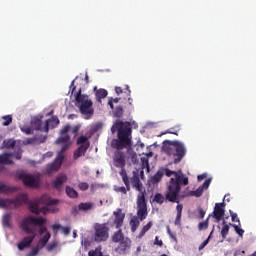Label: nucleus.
<instances>
[{"mask_svg":"<svg viewBox=\"0 0 256 256\" xmlns=\"http://www.w3.org/2000/svg\"><path fill=\"white\" fill-rule=\"evenodd\" d=\"M111 133L113 135L118 133V138L113 139L111 142L112 148L117 149L114 153V165L121 169L119 175L122 177L124 185H126L129 190V176L127 175V170H125L127 162L125 160V153L121 152V149L131 147V135L133 133V130L131 129V122L116 120L111 127Z\"/></svg>","mask_w":256,"mask_h":256,"instance_id":"obj_1","label":"nucleus"},{"mask_svg":"<svg viewBox=\"0 0 256 256\" xmlns=\"http://www.w3.org/2000/svg\"><path fill=\"white\" fill-rule=\"evenodd\" d=\"M163 175L166 177H172L170 179L167 190H166V199L169 203H179L181 199H185V195H179L181 193V187H185L189 185V177L183 174V171H173L169 170V168H162Z\"/></svg>","mask_w":256,"mask_h":256,"instance_id":"obj_2","label":"nucleus"},{"mask_svg":"<svg viewBox=\"0 0 256 256\" xmlns=\"http://www.w3.org/2000/svg\"><path fill=\"white\" fill-rule=\"evenodd\" d=\"M47 220L43 217L36 218L35 216H28L22 219L20 222V229L27 233V236L24 237L23 240L18 243L17 247L19 251H23V249H27V247H31V243L35 241V230L31 229V225H45Z\"/></svg>","mask_w":256,"mask_h":256,"instance_id":"obj_3","label":"nucleus"},{"mask_svg":"<svg viewBox=\"0 0 256 256\" xmlns=\"http://www.w3.org/2000/svg\"><path fill=\"white\" fill-rule=\"evenodd\" d=\"M162 151L167 157H169L174 165H177L183 161L185 155H187V147L179 140H166L163 142Z\"/></svg>","mask_w":256,"mask_h":256,"instance_id":"obj_4","label":"nucleus"},{"mask_svg":"<svg viewBox=\"0 0 256 256\" xmlns=\"http://www.w3.org/2000/svg\"><path fill=\"white\" fill-rule=\"evenodd\" d=\"M132 187L139 192L137 196V217L140 221H145L147 219V200L145 199L147 195V190L143 186V183L139 181L137 174H134L132 178Z\"/></svg>","mask_w":256,"mask_h":256,"instance_id":"obj_5","label":"nucleus"},{"mask_svg":"<svg viewBox=\"0 0 256 256\" xmlns=\"http://www.w3.org/2000/svg\"><path fill=\"white\" fill-rule=\"evenodd\" d=\"M59 200L57 199H50L47 195H42L38 199L31 200L28 204V209L31 213L35 215H39L42 211H47L48 207L51 205H57Z\"/></svg>","mask_w":256,"mask_h":256,"instance_id":"obj_6","label":"nucleus"},{"mask_svg":"<svg viewBox=\"0 0 256 256\" xmlns=\"http://www.w3.org/2000/svg\"><path fill=\"white\" fill-rule=\"evenodd\" d=\"M94 133H97V124L92 125L85 136L78 137L77 145H79V147L74 151V159H79V157H83V155L87 153V149H89L90 146L89 139L93 137Z\"/></svg>","mask_w":256,"mask_h":256,"instance_id":"obj_7","label":"nucleus"},{"mask_svg":"<svg viewBox=\"0 0 256 256\" xmlns=\"http://www.w3.org/2000/svg\"><path fill=\"white\" fill-rule=\"evenodd\" d=\"M76 103H80V113L82 115H93V101L89 99L88 95L81 94V89L75 95Z\"/></svg>","mask_w":256,"mask_h":256,"instance_id":"obj_8","label":"nucleus"},{"mask_svg":"<svg viewBox=\"0 0 256 256\" xmlns=\"http://www.w3.org/2000/svg\"><path fill=\"white\" fill-rule=\"evenodd\" d=\"M29 198L27 194H18L15 198H0V207L3 209H16V207H21V205L27 203Z\"/></svg>","mask_w":256,"mask_h":256,"instance_id":"obj_9","label":"nucleus"},{"mask_svg":"<svg viewBox=\"0 0 256 256\" xmlns=\"http://www.w3.org/2000/svg\"><path fill=\"white\" fill-rule=\"evenodd\" d=\"M16 177L20 179V181H22L25 187H32L34 189H37V187H39V185L41 184V180H39V177L29 174L23 170L17 171Z\"/></svg>","mask_w":256,"mask_h":256,"instance_id":"obj_10","label":"nucleus"},{"mask_svg":"<svg viewBox=\"0 0 256 256\" xmlns=\"http://www.w3.org/2000/svg\"><path fill=\"white\" fill-rule=\"evenodd\" d=\"M68 149H69V145L64 144L62 146L54 162L46 166L45 173H47L48 175H51V173H55V171H59V169L61 168V165H63V159H65V156H63V153H65V151H67Z\"/></svg>","mask_w":256,"mask_h":256,"instance_id":"obj_11","label":"nucleus"},{"mask_svg":"<svg viewBox=\"0 0 256 256\" xmlns=\"http://www.w3.org/2000/svg\"><path fill=\"white\" fill-rule=\"evenodd\" d=\"M109 239V225L107 223L97 224V242L101 243Z\"/></svg>","mask_w":256,"mask_h":256,"instance_id":"obj_12","label":"nucleus"},{"mask_svg":"<svg viewBox=\"0 0 256 256\" xmlns=\"http://www.w3.org/2000/svg\"><path fill=\"white\" fill-rule=\"evenodd\" d=\"M209 185H211V179L205 180L204 183L197 188V190L190 191L188 194L179 195H185V197H201V195H203V192L209 189Z\"/></svg>","mask_w":256,"mask_h":256,"instance_id":"obj_13","label":"nucleus"},{"mask_svg":"<svg viewBox=\"0 0 256 256\" xmlns=\"http://www.w3.org/2000/svg\"><path fill=\"white\" fill-rule=\"evenodd\" d=\"M213 217L216 219L217 223L225 217V202L215 204Z\"/></svg>","mask_w":256,"mask_h":256,"instance_id":"obj_14","label":"nucleus"},{"mask_svg":"<svg viewBox=\"0 0 256 256\" xmlns=\"http://www.w3.org/2000/svg\"><path fill=\"white\" fill-rule=\"evenodd\" d=\"M114 215V225L116 229H121L123 227V221H125V213L121 208H118L116 211L113 212Z\"/></svg>","mask_w":256,"mask_h":256,"instance_id":"obj_15","label":"nucleus"},{"mask_svg":"<svg viewBox=\"0 0 256 256\" xmlns=\"http://www.w3.org/2000/svg\"><path fill=\"white\" fill-rule=\"evenodd\" d=\"M71 130V125L67 124L60 130V137L56 140V143L59 145L61 143H67L69 141V131Z\"/></svg>","mask_w":256,"mask_h":256,"instance_id":"obj_16","label":"nucleus"},{"mask_svg":"<svg viewBox=\"0 0 256 256\" xmlns=\"http://www.w3.org/2000/svg\"><path fill=\"white\" fill-rule=\"evenodd\" d=\"M49 125L52 129H55L57 125H59V118L57 116H53L50 120H46L44 125V132L49 133Z\"/></svg>","mask_w":256,"mask_h":256,"instance_id":"obj_17","label":"nucleus"},{"mask_svg":"<svg viewBox=\"0 0 256 256\" xmlns=\"http://www.w3.org/2000/svg\"><path fill=\"white\" fill-rule=\"evenodd\" d=\"M41 119H43V117L32 118L31 127H33L35 131H45V127H43V121Z\"/></svg>","mask_w":256,"mask_h":256,"instance_id":"obj_18","label":"nucleus"},{"mask_svg":"<svg viewBox=\"0 0 256 256\" xmlns=\"http://www.w3.org/2000/svg\"><path fill=\"white\" fill-rule=\"evenodd\" d=\"M67 181V175L62 174L56 177V179L52 182V186L54 189H61V186L63 183H66Z\"/></svg>","mask_w":256,"mask_h":256,"instance_id":"obj_19","label":"nucleus"},{"mask_svg":"<svg viewBox=\"0 0 256 256\" xmlns=\"http://www.w3.org/2000/svg\"><path fill=\"white\" fill-rule=\"evenodd\" d=\"M15 155L14 153H4L0 155V165H13V160L11 157Z\"/></svg>","mask_w":256,"mask_h":256,"instance_id":"obj_20","label":"nucleus"},{"mask_svg":"<svg viewBox=\"0 0 256 256\" xmlns=\"http://www.w3.org/2000/svg\"><path fill=\"white\" fill-rule=\"evenodd\" d=\"M49 239H51V233L46 232L44 236L38 241L37 247L43 249L47 243H49Z\"/></svg>","mask_w":256,"mask_h":256,"instance_id":"obj_21","label":"nucleus"},{"mask_svg":"<svg viewBox=\"0 0 256 256\" xmlns=\"http://www.w3.org/2000/svg\"><path fill=\"white\" fill-rule=\"evenodd\" d=\"M154 203H157L158 205H163L165 201L167 200V192H165V196L161 193H156L153 198Z\"/></svg>","mask_w":256,"mask_h":256,"instance_id":"obj_22","label":"nucleus"},{"mask_svg":"<svg viewBox=\"0 0 256 256\" xmlns=\"http://www.w3.org/2000/svg\"><path fill=\"white\" fill-rule=\"evenodd\" d=\"M135 175L138 177V181H141V179H145V171H143V168L140 169H135L132 172V177L130 178L131 183L133 184L132 179L135 177Z\"/></svg>","mask_w":256,"mask_h":256,"instance_id":"obj_23","label":"nucleus"},{"mask_svg":"<svg viewBox=\"0 0 256 256\" xmlns=\"http://www.w3.org/2000/svg\"><path fill=\"white\" fill-rule=\"evenodd\" d=\"M2 225L3 227H7V229H11V213H6L3 215Z\"/></svg>","mask_w":256,"mask_h":256,"instance_id":"obj_24","label":"nucleus"},{"mask_svg":"<svg viewBox=\"0 0 256 256\" xmlns=\"http://www.w3.org/2000/svg\"><path fill=\"white\" fill-rule=\"evenodd\" d=\"M139 225H141V222H139V218H137V216H134L130 220V227H131L132 233H135V231H137V229L139 228Z\"/></svg>","mask_w":256,"mask_h":256,"instance_id":"obj_25","label":"nucleus"},{"mask_svg":"<svg viewBox=\"0 0 256 256\" xmlns=\"http://www.w3.org/2000/svg\"><path fill=\"white\" fill-rule=\"evenodd\" d=\"M123 239H124V236H123V231H121V229L115 232L112 236L113 243H119L123 241Z\"/></svg>","mask_w":256,"mask_h":256,"instance_id":"obj_26","label":"nucleus"},{"mask_svg":"<svg viewBox=\"0 0 256 256\" xmlns=\"http://www.w3.org/2000/svg\"><path fill=\"white\" fill-rule=\"evenodd\" d=\"M153 227V222H148L140 231V233L138 234V239H143V237H145V233H147V231H149V229H151Z\"/></svg>","mask_w":256,"mask_h":256,"instance_id":"obj_27","label":"nucleus"},{"mask_svg":"<svg viewBox=\"0 0 256 256\" xmlns=\"http://www.w3.org/2000/svg\"><path fill=\"white\" fill-rule=\"evenodd\" d=\"M66 194L68 195V197H70L71 199H77L78 197V193L76 192L75 188L71 187V186H66Z\"/></svg>","mask_w":256,"mask_h":256,"instance_id":"obj_28","label":"nucleus"},{"mask_svg":"<svg viewBox=\"0 0 256 256\" xmlns=\"http://www.w3.org/2000/svg\"><path fill=\"white\" fill-rule=\"evenodd\" d=\"M79 211H91L93 209V203L91 202H86V203H80L78 205Z\"/></svg>","mask_w":256,"mask_h":256,"instance_id":"obj_29","label":"nucleus"},{"mask_svg":"<svg viewBox=\"0 0 256 256\" xmlns=\"http://www.w3.org/2000/svg\"><path fill=\"white\" fill-rule=\"evenodd\" d=\"M116 193H122V195H127V191H131V180H129V189H127V185L114 188Z\"/></svg>","mask_w":256,"mask_h":256,"instance_id":"obj_30","label":"nucleus"},{"mask_svg":"<svg viewBox=\"0 0 256 256\" xmlns=\"http://www.w3.org/2000/svg\"><path fill=\"white\" fill-rule=\"evenodd\" d=\"M107 95H109V92H107L106 89H98L97 90V102L101 103V99H105V97H107Z\"/></svg>","mask_w":256,"mask_h":256,"instance_id":"obj_31","label":"nucleus"},{"mask_svg":"<svg viewBox=\"0 0 256 256\" xmlns=\"http://www.w3.org/2000/svg\"><path fill=\"white\" fill-rule=\"evenodd\" d=\"M209 217H211V215H209L208 218L203 222L198 224V231H205V229H209Z\"/></svg>","mask_w":256,"mask_h":256,"instance_id":"obj_32","label":"nucleus"},{"mask_svg":"<svg viewBox=\"0 0 256 256\" xmlns=\"http://www.w3.org/2000/svg\"><path fill=\"white\" fill-rule=\"evenodd\" d=\"M113 113H114V117L121 119V117H123V114L125 113V110L123 109V106H117L113 111Z\"/></svg>","mask_w":256,"mask_h":256,"instance_id":"obj_33","label":"nucleus"},{"mask_svg":"<svg viewBox=\"0 0 256 256\" xmlns=\"http://www.w3.org/2000/svg\"><path fill=\"white\" fill-rule=\"evenodd\" d=\"M163 175H164L163 170L162 169L158 170L157 173L153 176L152 181L154 183L161 182V180L163 179Z\"/></svg>","mask_w":256,"mask_h":256,"instance_id":"obj_34","label":"nucleus"},{"mask_svg":"<svg viewBox=\"0 0 256 256\" xmlns=\"http://www.w3.org/2000/svg\"><path fill=\"white\" fill-rule=\"evenodd\" d=\"M15 145H16V142L13 139L3 141V147H5V149H13Z\"/></svg>","mask_w":256,"mask_h":256,"instance_id":"obj_35","label":"nucleus"},{"mask_svg":"<svg viewBox=\"0 0 256 256\" xmlns=\"http://www.w3.org/2000/svg\"><path fill=\"white\" fill-rule=\"evenodd\" d=\"M231 227H233V229L236 231L237 235H239V237H243V235L245 234V230H243V228H241V226L236 225V224H230Z\"/></svg>","mask_w":256,"mask_h":256,"instance_id":"obj_36","label":"nucleus"},{"mask_svg":"<svg viewBox=\"0 0 256 256\" xmlns=\"http://www.w3.org/2000/svg\"><path fill=\"white\" fill-rule=\"evenodd\" d=\"M11 191H13V188L0 181V193H11Z\"/></svg>","mask_w":256,"mask_h":256,"instance_id":"obj_37","label":"nucleus"},{"mask_svg":"<svg viewBox=\"0 0 256 256\" xmlns=\"http://www.w3.org/2000/svg\"><path fill=\"white\" fill-rule=\"evenodd\" d=\"M2 119L4 120L2 123L4 127H9V124L13 123V117L11 115L3 116Z\"/></svg>","mask_w":256,"mask_h":256,"instance_id":"obj_38","label":"nucleus"},{"mask_svg":"<svg viewBox=\"0 0 256 256\" xmlns=\"http://www.w3.org/2000/svg\"><path fill=\"white\" fill-rule=\"evenodd\" d=\"M179 131H181V125H176L172 128H169L167 133H170L171 135H179Z\"/></svg>","mask_w":256,"mask_h":256,"instance_id":"obj_39","label":"nucleus"},{"mask_svg":"<svg viewBox=\"0 0 256 256\" xmlns=\"http://www.w3.org/2000/svg\"><path fill=\"white\" fill-rule=\"evenodd\" d=\"M228 235H229V225L228 224H224L222 229H221L222 239H227Z\"/></svg>","mask_w":256,"mask_h":256,"instance_id":"obj_40","label":"nucleus"},{"mask_svg":"<svg viewBox=\"0 0 256 256\" xmlns=\"http://www.w3.org/2000/svg\"><path fill=\"white\" fill-rule=\"evenodd\" d=\"M20 130L22 131V133H25V135H33V129H31V126H21Z\"/></svg>","mask_w":256,"mask_h":256,"instance_id":"obj_41","label":"nucleus"},{"mask_svg":"<svg viewBox=\"0 0 256 256\" xmlns=\"http://www.w3.org/2000/svg\"><path fill=\"white\" fill-rule=\"evenodd\" d=\"M141 163V169H147V171H149V158L142 157Z\"/></svg>","mask_w":256,"mask_h":256,"instance_id":"obj_42","label":"nucleus"},{"mask_svg":"<svg viewBox=\"0 0 256 256\" xmlns=\"http://www.w3.org/2000/svg\"><path fill=\"white\" fill-rule=\"evenodd\" d=\"M230 216L233 223H238L239 226H241V220H239V217L237 216V213L230 210Z\"/></svg>","mask_w":256,"mask_h":256,"instance_id":"obj_43","label":"nucleus"},{"mask_svg":"<svg viewBox=\"0 0 256 256\" xmlns=\"http://www.w3.org/2000/svg\"><path fill=\"white\" fill-rule=\"evenodd\" d=\"M119 101H121V98H110L108 101V105L112 110H114L115 106L113 105V103H119Z\"/></svg>","mask_w":256,"mask_h":256,"instance_id":"obj_44","label":"nucleus"},{"mask_svg":"<svg viewBox=\"0 0 256 256\" xmlns=\"http://www.w3.org/2000/svg\"><path fill=\"white\" fill-rule=\"evenodd\" d=\"M82 245L85 247V249H89V247H91V245H95V242L89 241V239H84L82 241Z\"/></svg>","mask_w":256,"mask_h":256,"instance_id":"obj_45","label":"nucleus"},{"mask_svg":"<svg viewBox=\"0 0 256 256\" xmlns=\"http://www.w3.org/2000/svg\"><path fill=\"white\" fill-rule=\"evenodd\" d=\"M78 187L80 191H87V189H89V184L87 182H80Z\"/></svg>","mask_w":256,"mask_h":256,"instance_id":"obj_46","label":"nucleus"},{"mask_svg":"<svg viewBox=\"0 0 256 256\" xmlns=\"http://www.w3.org/2000/svg\"><path fill=\"white\" fill-rule=\"evenodd\" d=\"M40 228H39V235H43V233H45V235L47 233H49V231H47V227H45V224H42V225H38Z\"/></svg>","mask_w":256,"mask_h":256,"instance_id":"obj_47","label":"nucleus"},{"mask_svg":"<svg viewBox=\"0 0 256 256\" xmlns=\"http://www.w3.org/2000/svg\"><path fill=\"white\" fill-rule=\"evenodd\" d=\"M209 245V238H206L198 247L199 251H203L204 247H207Z\"/></svg>","mask_w":256,"mask_h":256,"instance_id":"obj_48","label":"nucleus"},{"mask_svg":"<svg viewBox=\"0 0 256 256\" xmlns=\"http://www.w3.org/2000/svg\"><path fill=\"white\" fill-rule=\"evenodd\" d=\"M207 212L203 209V208H201V207H198V215H199V219H204L205 218V214H206Z\"/></svg>","mask_w":256,"mask_h":256,"instance_id":"obj_49","label":"nucleus"},{"mask_svg":"<svg viewBox=\"0 0 256 256\" xmlns=\"http://www.w3.org/2000/svg\"><path fill=\"white\" fill-rule=\"evenodd\" d=\"M39 249H41V248H39V246H37L36 248H33L27 256H36V255H38L39 254Z\"/></svg>","mask_w":256,"mask_h":256,"instance_id":"obj_50","label":"nucleus"},{"mask_svg":"<svg viewBox=\"0 0 256 256\" xmlns=\"http://www.w3.org/2000/svg\"><path fill=\"white\" fill-rule=\"evenodd\" d=\"M81 129V126L76 125L72 128V135H74V137H77V133H79V130Z\"/></svg>","mask_w":256,"mask_h":256,"instance_id":"obj_51","label":"nucleus"},{"mask_svg":"<svg viewBox=\"0 0 256 256\" xmlns=\"http://www.w3.org/2000/svg\"><path fill=\"white\" fill-rule=\"evenodd\" d=\"M61 231H62L63 235H65L67 237V235H69L71 233V228H69V227H62Z\"/></svg>","mask_w":256,"mask_h":256,"instance_id":"obj_52","label":"nucleus"},{"mask_svg":"<svg viewBox=\"0 0 256 256\" xmlns=\"http://www.w3.org/2000/svg\"><path fill=\"white\" fill-rule=\"evenodd\" d=\"M154 245H158V247H163V240H159V236L155 237Z\"/></svg>","mask_w":256,"mask_h":256,"instance_id":"obj_53","label":"nucleus"},{"mask_svg":"<svg viewBox=\"0 0 256 256\" xmlns=\"http://www.w3.org/2000/svg\"><path fill=\"white\" fill-rule=\"evenodd\" d=\"M56 247H57V242H52L48 244L47 251H53V249H55Z\"/></svg>","mask_w":256,"mask_h":256,"instance_id":"obj_54","label":"nucleus"},{"mask_svg":"<svg viewBox=\"0 0 256 256\" xmlns=\"http://www.w3.org/2000/svg\"><path fill=\"white\" fill-rule=\"evenodd\" d=\"M35 139L39 143H45V141H47V136H37Z\"/></svg>","mask_w":256,"mask_h":256,"instance_id":"obj_55","label":"nucleus"},{"mask_svg":"<svg viewBox=\"0 0 256 256\" xmlns=\"http://www.w3.org/2000/svg\"><path fill=\"white\" fill-rule=\"evenodd\" d=\"M177 214L182 215L183 214V204H178L176 206Z\"/></svg>","mask_w":256,"mask_h":256,"instance_id":"obj_56","label":"nucleus"},{"mask_svg":"<svg viewBox=\"0 0 256 256\" xmlns=\"http://www.w3.org/2000/svg\"><path fill=\"white\" fill-rule=\"evenodd\" d=\"M181 217H182V214H177L176 215V219H175V225H181Z\"/></svg>","mask_w":256,"mask_h":256,"instance_id":"obj_57","label":"nucleus"},{"mask_svg":"<svg viewBox=\"0 0 256 256\" xmlns=\"http://www.w3.org/2000/svg\"><path fill=\"white\" fill-rule=\"evenodd\" d=\"M131 162H132L134 165H137V163H139V159H137V155H132V156H131Z\"/></svg>","mask_w":256,"mask_h":256,"instance_id":"obj_58","label":"nucleus"},{"mask_svg":"<svg viewBox=\"0 0 256 256\" xmlns=\"http://www.w3.org/2000/svg\"><path fill=\"white\" fill-rule=\"evenodd\" d=\"M59 229H62L60 224H53L52 225V230L55 231L56 233H57V231H59Z\"/></svg>","mask_w":256,"mask_h":256,"instance_id":"obj_59","label":"nucleus"},{"mask_svg":"<svg viewBox=\"0 0 256 256\" xmlns=\"http://www.w3.org/2000/svg\"><path fill=\"white\" fill-rule=\"evenodd\" d=\"M76 87H75V80H73L70 84V91L71 93H73V91H75Z\"/></svg>","mask_w":256,"mask_h":256,"instance_id":"obj_60","label":"nucleus"},{"mask_svg":"<svg viewBox=\"0 0 256 256\" xmlns=\"http://www.w3.org/2000/svg\"><path fill=\"white\" fill-rule=\"evenodd\" d=\"M88 256H97V249H95V250H90V251L88 252Z\"/></svg>","mask_w":256,"mask_h":256,"instance_id":"obj_61","label":"nucleus"},{"mask_svg":"<svg viewBox=\"0 0 256 256\" xmlns=\"http://www.w3.org/2000/svg\"><path fill=\"white\" fill-rule=\"evenodd\" d=\"M115 92L117 93V95H121V93H123V88L115 87Z\"/></svg>","mask_w":256,"mask_h":256,"instance_id":"obj_62","label":"nucleus"},{"mask_svg":"<svg viewBox=\"0 0 256 256\" xmlns=\"http://www.w3.org/2000/svg\"><path fill=\"white\" fill-rule=\"evenodd\" d=\"M206 178H207V175H205V174L198 175V177H197L198 181H203V179H206Z\"/></svg>","mask_w":256,"mask_h":256,"instance_id":"obj_63","label":"nucleus"},{"mask_svg":"<svg viewBox=\"0 0 256 256\" xmlns=\"http://www.w3.org/2000/svg\"><path fill=\"white\" fill-rule=\"evenodd\" d=\"M127 95H131V90L129 89V86L126 85V91H124Z\"/></svg>","mask_w":256,"mask_h":256,"instance_id":"obj_64","label":"nucleus"}]
</instances>
